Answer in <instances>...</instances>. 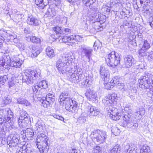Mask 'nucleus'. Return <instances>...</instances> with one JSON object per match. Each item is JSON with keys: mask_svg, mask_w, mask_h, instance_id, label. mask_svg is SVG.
Masks as SVG:
<instances>
[{"mask_svg": "<svg viewBox=\"0 0 153 153\" xmlns=\"http://www.w3.org/2000/svg\"><path fill=\"white\" fill-rule=\"evenodd\" d=\"M117 100V96L115 94L109 95L103 100L104 105L107 110L110 113V117L113 120H117L120 119L121 113L117 112V109L113 107L114 102Z\"/></svg>", "mask_w": 153, "mask_h": 153, "instance_id": "nucleus-1", "label": "nucleus"}, {"mask_svg": "<svg viewBox=\"0 0 153 153\" xmlns=\"http://www.w3.org/2000/svg\"><path fill=\"white\" fill-rule=\"evenodd\" d=\"M23 63L22 60L19 58L11 62L9 56L4 55L2 59L0 61V69L7 72L10 69V65L12 67L19 68Z\"/></svg>", "mask_w": 153, "mask_h": 153, "instance_id": "nucleus-2", "label": "nucleus"}, {"mask_svg": "<svg viewBox=\"0 0 153 153\" xmlns=\"http://www.w3.org/2000/svg\"><path fill=\"white\" fill-rule=\"evenodd\" d=\"M60 101H63L66 109L72 113L75 112L76 111L77 105L76 101L73 100L70 98V96L68 92L62 93L59 96Z\"/></svg>", "mask_w": 153, "mask_h": 153, "instance_id": "nucleus-3", "label": "nucleus"}, {"mask_svg": "<svg viewBox=\"0 0 153 153\" xmlns=\"http://www.w3.org/2000/svg\"><path fill=\"white\" fill-rule=\"evenodd\" d=\"M41 71L34 70L26 71L22 77V81L27 85H31L36 82V79L40 76Z\"/></svg>", "mask_w": 153, "mask_h": 153, "instance_id": "nucleus-4", "label": "nucleus"}, {"mask_svg": "<svg viewBox=\"0 0 153 153\" xmlns=\"http://www.w3.org/2000/svg\"><path fill=\"white\" fill-rule=\"evenodd\" d=\"M119 124L123 127H127L133 130L137 129L138 126L136 121L134 120L131 116L128 114L123 116V120L120 121Z\"/></svg>", "mask_w": 153, "mask_h": 153, "instance_id": "nucleus-5", "label": "nucleus"}, {"mask_svg": "<svg viewBox=\"0 0 153 153\" xmlns=\"http://www.w3.org/2000/svg\"><path fill=\"white\" fill-rule=\"evenodd\" d=\"M138 81L140 84L139 86L141 88L144 87L146 88H150L153 84V73H146L145 75L141 76Z\"/></svg>", "mask_w": 153, "mask_h": 153, "instance_id": "nucleus-6", "label": "nucleus"}, {"mask_svg": "<svg viewBox=\"0 0 153 153\" xmlns=\"http://www.w3.org/2000/svg\"><path fill=\"white\" fill-rule=\"evenodd\" d=\"M120 56L115 52L112 51L105 57V61L109 66H116L120 64Z\"/></svg>", "mask_w": 153, "mask_h": 153, "instance_id": "nucleus-7", "label": "nucleus"}, {"mask_svg": "<svg viewBox=\"0 0 153 153\" xmlns=\"http://www.w3.org/2000/svg\"><path fill=\"white\" fill-rule=\"evenodd\" d=\"M91 135L94 141L99 142L100 143L105 142L107 137L105 132L100 131H94L91 133Z\"/></svg>", "mask_w": 153, "mask_h": 153, "instance_id": "nucleus-8", "label": "nucleus"}, {"mask_svg": "<svg viewBox=\"0 0 153 153\" xmlns=\"http://www.w3.org/2000/svg\"><path fill=\"white\" fill-rule=\"evenodd\" d=\"M93 50L89 48H86L84 45H82L79 46L78 53L82 56H86L89 59L92 55Z\"/></svg>", "mask_w": 153, "mask_h": 153, "instance_id": "nucleus-9", "label": "nucleus"}, {"mask_svg": "<svg viewBox=\"0 0 153 153\" xmlns=\"http://www.w3.org/2000/svg\"><path fill=\"white\" fill-rule=\"evenodd\" d=\"M136 62V61L132 56L128 55L124 57L123 60L121 65L123 68H129Z\"/></svg>", "mask_w": 153, "mask_h": 153, "instance_id": "nucleus-10", "label": "nucleus"}, {"mask_svg": "<svg viewBox=\"0 0 153 153\" xmlns=\"http://www.w3.org/2000/svg\"><path fill=\"white\" fill-rule=\"evenodd\" d=\"M55 97L53 94H47L45 100H42V105L45 108H47L50 104H52L55 100Z\"/></svg>", "mask_w": 153, "mask_h": 153, "instance_id": "nucleus-11", "label": "nucleus"}, {"mask_svg": "<svg viewBox=\"0 0 153 153\" xmlns=\"http://www.w3.org/2000/svg\"><path fill=\"white\" fill-rule=\"evenodd\" d=\"M48 87L47 82L45 80H42L39 83H37L34 85L32 88L34 92L36 93L39 90L47 88Z\"/></svg>", "mask_w": 153, "mask_h": 153, "instance_id": "nucleus-12", "label": "nucleus"}, {"mask_svg": "<svg viewBox=\"0 0 153 153\" xmlns=\"http://www.w3.org/2000/svg\"><path fill=\"white\" fill-rule=\"evenodd\" d=\"M65 65H66L65 64V63H64L62 62V60L59 59L57 61L56 66L58 70L60 73L62 74L66 73L68 74V69H66L65 67Z\"/></svg>", "mask_w": 153, "mask_h": 153, "instance_id": "nucleus-13", "label": "nucleus"}, {"mask_svg": "<svg viewBox=\"0 0 153 153\" xmlns=\"http://www.w3.org/2000/svg\"><path fill=\"white\" fill-rule=\"evenodd\" d=\"M100 74L102 78L104 79L105 82H107L108 81L110 76L109 71L105 67L101 66L100 67Z\"/></svg>", "mask_w": 153, "mask_h": 153, "instance_id": "nucleus-14", "label": "nucleus"}, {"mask_svg": "<svg viewBox=\"0 0 153 153\" xmlns=\"http://www.w3.org/2000/svg\"><path fill=\"white\" fill-rule=\"evenodd\" d=\"M36 144H40V143H45L48 144V143H50L48 139L45 134L40 133L39 134L36 138Z\"/></svg>", "mask_w": 153, "mask_h": 153, "instance_id": "nucleus-15", "label": "nucleus"}, {"mask_svg": "<svg viewBox=\"0 0 153 153\" xmlns=\"http://www.w3.org/2000/svg\"><path fill=\"white\" fill-rule=\"evenodd\" d=\"M92 81L93 78L91 76H86L80 86L82 88L89 87L92 84Z\"/></svg>", "mask_w": 153, "mask_h": 153, "instance_id": "nucleus-16", "label": "nucleus"}, {"mask_svg": "<svg viewBox=\"0 0 153 153\" xmlns=\"http://www.w3.org/2000/svg\"><path fill=\"white\" fill-rule=\"evenodd\" d=\"M27 22L28 25L35 26H37L39 24V21L32 15L28 16Z\"/></svg>", "mask_w": 153, "mask_h": 153, "instance_id": "nucleus-17", "label": "nucleus"}, {"mask_svg": "<svg viewBox=\"0 0 153 153\" xmlns=\"http://www.w3.org/2000/svg\"><path fill=\"white\" fill-rule=\"evenodd\" d=\"M49 143H48V144H46L45 143H41L40 144L36 145L37 148L41 153H47L49 149Z\"/></svg>", "mask_w": 153, "mask_h": 153, "instance_id": "nucleus-18", "label": "nucleus"}, {"mask_svg": "<svg viewBox=\"0 0 153 153\" xmlns=\"http://www.w3.org/2000/svg\"><path fill=\"white\" fill-rule=\"evenodd\" d=\"M23 133L24 134L25 137L23 136V138L24 139L26 138L27 140H29L31 139L33 137L34 132L33 129L31 128H27L26 130L24 131L23 132Z\"/></svg>", "mask_w": 153, "mask_h": 153, "instance_id": "nucleus-19", "label": "nucleus"}, {"mask_svg": "<svg viewBox=\"0 0 153 153\" xmlns=\"http://www.w3.org/2000/svg\"><path fill=\"white\" fill-rule=\"evenodd\" d=\"M28 50L31 52V56L32 57H35L40 53V51L37 50L35 46L32 45H30L28 47Z\"/></svg>", "mask_w": 153, "mask_h": 153, "instance_id": "nucleus-20", "label": "nucleus"}, {"mask_svg": "<svg viewBox=\"0 0 153 153\" xmlns=\"http://www.w3.org/2000/svg\"><path fill=\"white\" fill-rule=\"evenodd\" d=\"M12 117H7V118L6 119V121L5 123L6 124L7 126H9V129H16L17 128L14 125V123L12 121Z\"/></svg>", "mask_w": 153, "mask_h": 153, "instance_id": "nucleus-21", "label": "nucleus"}, {"mask_svg": "<svg viewBox=\"0 0 153 153\" xmlns=\"http://www.w3.org/2000/svg\"><path fill=\"white\" fill-rule=\"evenodd\" d=\"M26 39L28 42H31L36 43H40L41 42L40 39L35 36L26 35Z\"/></svg>", "mask_w": 153, "mask_h": 153, "instance_id": "nucleus-22", "label": "nucleus"}, {"mask_svg": "<svg viewBox=\"0 0 153 153\" xmlns=\"http://www.w3.org/2000/svg\"><path fill=\"white\" fill-rule=\"evenodd\" d=\"M19 125L21 128H24L26 127L28 124H30V121L28 119L25 120H20L19 119L18 120Z\"/></svg>", "mask_w": 153, "mask_h": 153, "instance_id": "nucleus-23", "label": "nucleus"}, {"mask_svg": "<svg viewBox=\"0 0 153 153\" xmlns=\"http://www.w3.org/2000/svg\"><path fill=\"white\" fill-rule=\"evenodd\" d=\"M48 0H35V4L42 8L48 4Z\"/></svg>", "mask_w": 153, "mask_h": 153, "instance_id": "nucleus-24", "label": "nucleus"}, {"mask_svg": "<svg viewBox=\"0 0 153 153\" xmlns=\"http://www.w3.org/2000/svg\"><path fill=\"white\" fill-rule=\"evenodd\" d=\"M99 111L93 106H91L88 112V114L90 117L97 116L99 113Z\"/></svg>", "mask_w": 153, "mask_h": 153, "instance_id": "nucleus-25", "label": "nucleus"}, {"mask_svg": "<svg viewBox=\"0 0 153 153\" xmlns=\"http://www.w3.org/2000/svg\"><path fill=\"white\" fill-rule=\"evenodd\" d=\"M85 95L89 99H95L97 97V94L95 91H91L89 90H87L86 92L85 93Z\"/></svg>", "mask_w": 153, "mask_h": 153, "instance_id": "nucleus-26", "label": "nucleus"}, {"mask_svg": "<svg viewBox=\"0 0 153 153\" xmlns=\"http://www.w3.org/2000/svg\"><path fill=\"white\" fill-rule=\"evenodd\" d=\"M145 113V110L143 108L137 109L135 112V115L136 117L139 119L141 118Z\"/></svg>", "mask_w": 153, "mask_h": 153, "instance_id": "nucleus-27", "label": "nucleus"}, {"mask_svg": "<svg viewBox=\"0 0 153 153\" xmlns=\"http://www.w3.org/2000/svg\"><path fill=\"white\" fill-rule=\"evenodd\" d=\"M26 119H28L29 120H30V118L29 115L26 111L22 110L20 113V116L19 119L20 120H26Z\"/></svg>", "mask_w": 153, "mask_h": 153, "instance_id": "nucleus-28", "label": "nucleus"}, {"mask_svg": "<svg viewBox=\"0 0 153 153\" xmlns=\"http://www.w3.org/2000/svg\"><path fill=\"white\" fill-rule=\"evenodd\" d=\"M71 71V70L69 71L68 72V73H70L69 74L71 75L70 78L71 80L75 83H78L79 82V76H78V74H73L72 73V74H71V72L69 71Z\"/></svg>", "mask_w": 153, "mask_h": 153, "instance_id": "nucleus-29", "label": "nucleus"}, {"mask_svg": "<svg viewBox=\"0 0 153 153\" xmlns=\"http://www.w3.org/2000/svg\"><path fill=\"white\" fill-rule=\"evenodd\" d=\"M52 30L58 36L62 35L63 33L64 32L62 31L61 27L58 26L53 27Z\"/></svg>", "mask_w": 153, "mask_h": 153, "instance_id": "nucleus-30", "label": "nucleus"}, {"mask_svg": "<svg viewBox=\"0 0 153 153\" xmlns=\"http://www.w3.org/2000/svg\"><path fill=\"white\" fill-rule=\"evenodd\" d=\"M46 52L47 55L49 57H52L54 56V53L53 50L50 47H48L46 48Z\"/></svg>", "mask_w": 153, "mask_h": 153, "instance_id": "nucleus-31", "label": "nucleus"}, {"mask_svg": "<svg viewBox=\"0 0 153 153\" xmlns=\"http://www.w3.org/2000/svg\"><path fill=\"white\" fill-rule=\"evenodd\" d=\"M120 146L119 144H117L110 151L109 153H117L118 151L121 150Z\"/></svg>", "mask_w": 153, "mask_h": 153, "instance_id": "nucleus-32", "label": "nucleus"}, {"mask_svg": "<svg viewBox=\"0 0 153 153\" xmlns=\"http://www.w3.org/2000/svg\"><path fill=\"white\" fill-rule=\"evenodd\" d=\"M140 153H151L149 147L148 146H143L140 150Z\"/></svg>", "mask_w": 153, "mask_h": 153, "instance_id": "nucleus-33", "label": "nucleus"}, {"mask_svg": "<svg viewBox=\"0 0 153 153\" xmlns=\"http://www.w3.org/2000/svg\"><path fill=\"white\" fill-rule=\"evenodd\" d=\"M46 14L48 16L52 17L55 16L56 15L55 11L54 8L48 9Z\"/></svg>", "mask_w": 153, "mask_h": 153, "instance_id": "nucleus-34", "label": "nucleus"}, {"mask_svg": "<svg viewBox=\"0 0 153 153\" xmlns=\"http://www.w3.org/2000/svg\"><path fill=\"white\" fill-rule=\"evenodd\" d=\"M84 113H82L78 118L79 122L81 123H84L87 120V117Z\"/></svg>", "mask_w": 153, "mask_h": 153, "instance_id": "nucleus-35", "label": "nucleus"}, {"mask_svg": "<svg viewBox=\"0 0 153 153\" xmlns=\"http://www.w3.org/2000/svg\"><path fill=\"white\" fill-rule=\"evenodd\" d=\"M93 25L94 29L96 30H101L102 29V25L99 22L96 21L94 22Z\"/></svg>", "mask_w": 153, "mask_h": 153, "instance_id": "nucleus-36", "label": "nucleus"}, {"mask_svg": "<svg viewBox=\"0 0 153 153\" xmlns=\"http://www.w3.org/2000/svg\"><path fill=\"white\" fill-rule=\"evenodd\" d=\"M19 137L18 135H14L10 141L11 143H14L15 145L17 144L19 142Z\"/></svg>", "mask_w": 153, "mask_h": 153, "instance_id": "nucleus-37", "label": "nucleus"}, {"mask_svg": "<svg viewBox=\"0 0 153 153\" xmlns=\"http://www.w3.org/2000/svg\"><path fill=\"white\" fill-rule=\"evenodd\" d=\"M117 87L122 92H123L127 90L125 85L123 83H118Z\"/></svg>", "mask_w": 153, "mask_h": 153, "instance_id": "nucleus-38", "label": "nucleus"}, {"mask_svg": "<svg viewBox=\"0 0 153 153\" xmlns=\"http://www.w3.org/2000/svg\"><path fill=\"white\" fill-rule=\"evenodd\" d=\"M111 131L115 136H117L120 134V131L119 129L115 126H113L112 128Z\"/></svg>", "mask_w": 153, "mask_h": 153, "instance_id": "nucleus-39", "label": "nucleus"}, {"mask_svg": "<svg viewBox=\"0 0 153 153\" xmlns=\"http://www.w3.org/2000/svg\"><path fill=\"white\" fill-rule=\"evenodd\" d=\"M2 123H0V131H2L4 132L7 131H9L11 129H9V126L6 125V124L5 123L4 126L2 125Z\"/></svg>", "mask_w": 153, "mask_h": 153, "instance_id": "nucleus-40", "label": "nucleus"}, {"mask_svg": "<svg viewBox=\"0 0 153 153\" xmlns=\"http://www.w3.org/2000/svg\"><path fill=\"white\" fill-rule=\"evenodd\" d=\"M119 79L118 78L117 76L116 77H114L110 81V83L112 84V85H118V83H119Z\"/></svg>", "mask_w": 153, "mask_h": 153, "instance_id": "nucleus-41", "label": "nucleus"}, {"mask_svg": "<svg viewBox=\"0 0 153 153\" xmlns=\"http://www.w3.org/2000/svg\"><path fill=\"white\" fill-rule=\"evenodd\" d=\"M96 1V0H82L83 3L85 4L87 6H90L92 4Z\"/></svg>", "mask_w": 153, "mask_h": 153, "instance_id": "nucleus-42", "label": "nucleus"}, {"mask_svg": "<svg viewBox=\"0 0 153 153\" xmlns=\"http://www.w3.org/2000/svg\"><path fill=\"white\" fill-rule=\"evenodd\" d=\"M7 111L5 109H0V123H3V121H4V119L2 118L3 116L5 115V114L6 113Z\"/></svg>", "mask_w": 153, "mask_h": 153, "instance_id": "nucleus-43", "label": "nucleus"}, {"mask_svg": "<svg viewBox=\"0 0 153 153\" xmlns=\"http://www.w3.org/2000/svg\"><path fill=\"white\" fill-rule=\"evenodd\" d=\"M150 47V44L147 40L144 41L142 48L147 50L149 49Z\"/></svg>", "mask_w": 153, "mask_h": 153, "instance_id": "nucleus-44", "label": "nucleus"}, {"mask_svg": "<svg viewBox=\"0 0 153 153\" xmlns=\"http://www.w3.org/2000/svg\"><path fill=\"white\" fill-rule=\"evenodd\" d=\"M11 102V100L10 97V96H7L4 97L3 101V103L5 105H7Z\"/></svg>", "mask_w": 153, "mask_h": 153, "instance_id": "nucleus-45", "label": "nucleus"}, {"mask_svg": "<svg viewBox=\"0 0 153 153\" xmlns=\"http://www.w3.org/2000/svg\"><path fill=\"white\" fill-rule=\"evenodd\" d=\"M107 81V82H108ZM107 83H105V85L104 86V88L107 90L110 89L111 88H113L114 87V85H112L111 83H110V82H109L108 83V82H106Z\"/></svg>", "mask_w": 153, "mask_h": 153, "instance_id": "nucleus-46", "label": "nucleus"}, {"mask_svg": "<svg viewBox=\"0 0 153 153\" xmlns=\"http://www.w3.org/2000/svg\"><path fill=\"white\" fill-rule=\"evenodd\" d=\"M101 45V43L99 41L97 40L96 41L94 45V50H97L99 47H100Z\"/></svg>", "mask_w": 153, "mask_h": 153, "instance_id": "nucleus-47", "label": "nucleus"}, {"mask_svg": "<svg viewBox=\"0 0 153 153\" xmlns=\"http://www.w3.org/2000/svg\"><path fill=\"white\" fill-rule=\"evenodd\" d=\"M146 50L142 48L140 49L138 51V54L140 56H143L146 55Z\"/></svg>", "mask_w": 153, "mask_h": 153, "instance_id": "nucleus-48", "label": "nucleus"}, {"mask_svg": "<svg viewBox=\"0 0 153 153\" xmlns=\"http://www.w3.org/2000/svg\"><path fill=\"white\" fill-rule=\"evenodd\" d=\"M61 60H62V62H64V63H65V64L66 65L67 62H68V58L67 55H65L64 56H63L62 57V59H61Z\"/></svg>", "mask_w": 153, "mask_h": 153, "instance_id": "nucleus-49", "label": "nucleus"}, {"mask_svg": "<svg viewBox=\"0 0 153 153\" xmlns=\"http://www.w3.org/2000/svg\"><path fill=\"white\" fill-rule=\"evenodd\" d=\"M131 149H130V150H129V153H137L136 150H137L136 148V147L135 146H134L133 144H131Z\"/></svg>", "mask_w": 153, "mask_h": 153, "instance_id": "nucleus-50", "label": "nucleus"}, {"mask_svg": "<svg viewBox=\"0 0 153 153\" xmlns=\"http://www.w3.org/2000/svg\"><path fill=\"white\" fill-rule=\"evenodd\" d=\"M75 35H72L66 37L64 39L66 38L67 39V41L69 42L70 41L75 40Z\"/></svg>", "mask_w": 153, "mask_h": 153, "instance_id": "nucleus-51", "label": "nucleus"}, {"mask_svg": "<svg viewBox=\"0 0 153 153\" xmlns=\"http://www.w3.org/2000/svg\"><path fill=\"white\" fill-rule=\"evenodd\" d=\"M14 79V77L13 76H12L11 77V80H10L9 79V80L8 83L9 85V87L10 88L13 87L14 85V83L13 82V80Z\"/></svg>", "mask_w": 153, "mask_h": 153, "instance_id": "nucleus-52", "label": "nucleus"}, {"mask_svg": "<svg viewBox=\"0 0 153 153\" xmlns=\"http://www.w3.org/2000/svg\"><path fill=\"white\" fill-rule=\"evenodd\" d=\"M52 116L55 118L59 120H60L62 121L64 120V119L62 116L58 115L57 114H53Z\"/></svg>", "mask_w": 153, "mask_h": 153, "instance_id": "nucleus-53", "label": "nucleus"}, {"mask_svg": "<svg viewBox=\"0 0 153 153\" xmlns=\"http://www.w3.org/2000/svg\"><path fill=\"white\" fill-rule=\"evenodd\" d=\"M62 30L64 31V33H63V34H65L66 35H68L69 33H70L71 32V30L68 28H64Z\"/></svg>", "mask_w": 153, "mask_h": 153, "instance_id": "nucleus-54", "label": "nucleus"}, {"mask_svg": "<svg viewBox=\"0 0 153 153\" xmlns=\"http://www.w3.org/2000/svg\"><path fill=\"white\" fill-rule=\"evenodd\" d=\"M17 102L18 103L22 104H25L26 102L27 101L23 99L19 98L17 100Z\"/></svg>", "mask_w": 153, "mask_h": 153, "instance_id": "nucleus-55", "label": "nucleus"}, {"mask_svg": "<svg viewBox=\"0 0 153 153\" xmlns=\"http://www.w3.org/2000/svg\"><path fill=\"white\" fill-rule=\"evenodd\" d=\"M36 129L38 131V132L42 131L43 130V126L40 125H39V123L36 124Z\"/></svg>", "mask_w": 153, "mask_h": 153, "instance_id": "nucleus-56", "label": "nucleus"}, {"mask_svg": "<svg viewBox=\"0 0 153 153\" xmlns=\"http://www.w3.org/2000/svg\"><path fill=\"white\" fill-rule=\"evenodd\" d=\"M82 69H81L78 68L77 70H75L74 71V74H82Z\"/></svg>", "mask_w": 153, "mask_h": 153, "instance_id": "nucleus-57", "label": "nucleus"}, {"mask_svg": "<svg viewBox=\"0 0 153 153\" xmlns=\"http://www.w3.org/2000/svg\"><path fill=\"white\" fill-rule=\"evenodd\" d=\"M150 0H140V3L142 4L144 3L145 5H148V3L150 2Z\"/></svg>", "mask_w": 153, "mask_h": 153, "instance_id": "nucleus-58", "label": "nucleus"}, {"mask_svg": "<svg viewBox=\"0 0 153 153\" xmlns=\"http://www.w3.org/2000/svg\"><path fill=\"white\" fill-rule=\"evenodd\" d=\"M74 39L76 41L79 42L82 40V38L79 35H75Z\"/></svg>", "mask_w": 153, "mask_h": 153, "instance_id": "nucleus-59", "label": "nucleus"}, {"mask_svg": "<svg viewBox=\"0 0 153 153\" xmlns=\"http://www.w3.org/2000/svg\"><path fill=\"white\" fill-rule=\"evenodd\" d=\"M131 144H128L126 145L125 148V151H126L127 152L129 153V152L130 149V147L131 146Z\"/></svg>", "mask_w": 153, "mask_h": 153, "instance_id": "nucleus-60", "label": "nucleus"}, {"mask_svg": "<svg viewBox=\"0 0 153 153\" xmlns=\"http://www.w3.org/2000/svg\"><path fill=\"white\" fill-rule=\"evenodd\" d=\"M103 9L104 11H105L107 12H109L110 10V8L109 7L106 5H104L103 6Z\"/></svg>", "mask_w": 153, "mask_h": 153, "instance_id": "nucleus-61", "label": "nucleus"}, {"mask_svg": "<svg viewBox=\"0 0 153 153\" xmlns=\"http://www.w3.org/2000/svg\"><path fill=\"white\" fill-rule=\"evenodd\" d=\"M148 57V59L150 60L153 59V52L152 51L149 53Z\"/></svg>", "mask_w": 153, "mask_h": 153, "instance_id": "nucleus-62", "label": "nucleus"}, {"mask_svg": "<svg viewBox=\"0 0 153 153\" xmlns=\"http://www.w3.org/2000/svg\"><path fill=\"white\" fill-rule=\"evenodd\" d=\"M150 14V11L149 10H146L144 12V15L145 16H149Z\"/></svg>", "mask_w": 153, "mask_h": 153, "instance_id": "nucleus-63", "label": "nucleus"}, {"mask_svg": "<svg viewBox=\"0 0 153 153\" xmlns=\"http://www.w3.org/2000/svg\"><path fill=\"white\" fill-rule=\"evenodd\" d=\"M25 33V34H26L25 36H26V35L27 36L30 35L31 36L30 32V30H28L25 29L24 30Z\"/></svg>", "mask_w": 153, "mask_h": 153, "instance_id": "nucleus-64", "label": "nucleus"}]
</instances>
